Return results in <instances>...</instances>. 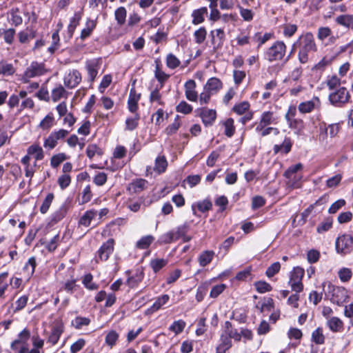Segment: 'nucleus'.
Listing matches in <instances>:
<instances>
[{"label":"nucleus","mask_w":353,"mask_h":353,"mask_svg":"<svg viewBox=\"0 0 353 353\" xmlns=\"http://www.w3.org/2000/svg\"><path fill=\"white\" fill-rule=\"evenodd\" d=\"M274 301L272 298L264 299L261 303L260 310L261 312H271L274 310Z\"/></svg>","instance_id":"nucleus-47"},{"label":"nucleus","mask_w":353,"mask_h":353,"mask_svg":"<svg viewBox=\"0 0 353 353\" xmlns=\"http://www.w3.org/2000/svg\"><path fill=\"white\" fill-rule=\"evenodd\" d=\"M90 320L87 317L77 316L72 321V325L76 329H81L83 326H87L90 324Z\"/></svg>","instance_id":"nucleus-46"},{"label":"nucleus","mask_w":353,"mask_h":353,"mask_svg":"<svg viewBox=\"0 0 353 353\" xmlns=\"http://www.w3.org/2000/svg\"><path fill=\"white\" fill-rule=\"evenodd\" d=\"M176 241L174 236L173 231L170 230L160 236L158 242L160 244H168Z\"/></svg>","instance_id":"nucleus-56"},{"label":"nucleus","mask_w":353,"mask_h":353,"mask_svg":"<svg viewBox=\"0 0 353 353\" xmlns=\"http://www.w3.org/2000/svg\"><path fill=\"white\" fill-rule=\"evenodd\" d=\"M81 18L80 12H77L74 14V16L70 19V23L68 26V31L69 37H71L74 32L75 28L79 25Z\"/></svg>","instance_id":"nucleus-31"},{"label":"nucleus","mask_w":353,"mask_h":353,"mask_svg":"<svg viewBox=\"0 0 353 353\" xmlns=\"http://www.w3.org/2000/svg\"><path fill=\"white\" fill-rule=\"evenodd\" d=\"M271 37L272 34L270 33H265L264 34H261V32H256L252 37V40L258 43L257 48H259L262 45L270 39Z\"/></svg>","instance_id":"nucleus-37"},{"label":"nucleus","mask_w":353,"mask_h":353,"mask_svg":"<svg viewBox=\"0 0 353 353\" xmlns=\"http://www.w3.org/2000/svg\"><path fill=\"white\" fill-rule=\"evenodd\" d=\"M184 88L186 99L190 101H196L198 99V94L195 90V81L192 79L187 81L184 85Z\"/></svg>","instance_id":"nucleus-15"},{"label":"nucleus","mask_w":353,"mask_h":353,"mask_svg":"<svg viewBox=\"0 0 353 353\" xmlns=\"http://www.w3.org/2000/svg\"><path fill=\"white\" fill-rule=\"evenodd\" d=\"M328 99L332 105L341 108L345 104L349 103L350 94L346 88L339 87L330 93Z\"/></svg>","instance_id":"nucleus-2"},{"label":"nucleus","mask_w":353,"mask_h":353,"mask_svg":"<svg viewBox=\"0 0 353 353\" xmlns=\"http://www.w3.org/2000/svg\"><path fill=\"white\" fill-rule=\"evenodd\" d=\"M57 183L61 190L68 188L71 183V177L68 174H63L58 178Z\"/></svg>","instance_id":"nucleus-57"},{"label":"nucleus","mask_w":353,"mask_h":353,"mask_svg":"<svg viewBox=\"0 0 353 353\" xmlns=\"http://www.w3.org/2000/svg\"><path fill=\"white\" fill-rule=\"evenodd\" d=\"M278 122V119L275 116L273 112L266 111L262 113L260 122L256 125L255 130H260L262 128L272 125L276 124Z\"/></svg>","instance_id":"nucleus-12"},{"label":"nucleus","mask_w":353,"mask_h":353,"mask_svg":"<svg viewBox=\"0 0 353 353\" xmlns=\"http://www.w3.org/2000/svg\"><path fill=\"white\" fill-rule=\"evenodd\" d=\"M168 264V260L164 259H154L150 261V265L154 273L158 272Z\"/></svg>","instance_id":"nucleus-38"},{"label":"nucleus","mask_w":353,"mask_h":353,"mask_svg":"<svg viewBox=\"0 0 353 353\" xmlns=\"http://www.w3.org/2000/svg\"><path fill=\"white\" fill-rule=\"evenodd\" d=\"M286 46L284 42L277 41L265 53V58L270 62L281 60L285 54Z\"/></svg>","instance_id":"nucleus-3"},{"label":"nucleus","mask_w":353,"mask_h":353,"mask_svg":"<svg viewBox=\"0 0 353 353\" xmlns=\"http://www.w3.org/2000/svg\"><path fill=\"white\" fill-rule=\"evenodd\" d=\"M43 158V149L39 145H32L27 150V154L23 157V165H26L30 159H34V166L36 165V161L41 160Z\"/></svg>","instance_id":"nucleus-7"},{"label":"nucleus","mask_w":353,"mask_h":353,"mask_svg":"<svg viewBox=\"0 0 353 353\" xmlns=\"http://www.w3.org/2000/svg\"><path fill=\"white\" fill-rule=\"evenodd\" d=\"M36 266L35 259L31 257L23 267V276L28 279L33 274Z\"/></svg>","instance_id":"nucleus-33"},{"label":"nucleus","mask_w":353,"mask_h":353,"mask_svg":"<svg viewBox=\"0 0 353 353\" xmlns=\"http://www.w3.org/2000/svg\"><path fill=\"white\" fill-rule=\"evenodd\" d=\"M127 11L124 7L118 8L114 12L115 19L120 26L124 24L126 19Z\"/></svg>","instance_id":"nucleus-44"},{"label":"nucleus","mask_w":353,"mask_h":353,"mask_svg":"<svg viewBox=\"0 0 353 353\" xmlns=\"http://www.w3.org/2000/svg\"><path fill=\"white\" fill-rule=\"evenodd\" d=\"M93 276L90 274L84 275L82 279V283L84 287L89 290H96L99 288V285L92 281Z\"/></svg>","instance_id":"nucleus-35"},{"label":"nucleus","mask_w":353,"mask_h":353,"mask_svg":"<svg viewBox=\"0 0 353 353\" xmlns=\"http://www.w3.org/2000/svg\"><path fill=\"white\" fill-rule=\"evenodd\" d=\"M223 332L235 341H240L241 339L240 333L232 327V323L228 321L225 322Z\"/></svg>","instance_id":"nucleus-24"},{"label":"nucleus","mask_w":353,"mask_h":353,"mask_svg":"<svg viewBox=\"0 0 353 353\" xmlns=\"http://www.w3.org/2000/svg\"><path fill=\"white\" fill-rule=\"evenodd\" d=\"M212 202L208 199H204L203 201H198L193 203L192 205V210L194 215L196 216V208L201 212H205L212 208Z\"/></svg>","instance_id":"nucleus-20"},{"label":"nucleus","mask_w":353,"mask_h":353,"mask_svg":"<svg viewBox=\"0 0 353 353\" xmlns=\"http://www.w3.org/2000/svg\"><path fill=\"white\" fill-rule=\"evenodd\" d=\"M208 9L206 7H202L199 9L194 10L192 12V23L194 25H198L203 22L204 21V14H207Z\"/></svg>","instance_id":"nucleus-26"},{"label":"nucleus","mask_w":353,"mask_h":353,"mask_svg":"<svg viewBox=\"0 0 353 353\" xmlns=\"http://www.w3.org/2000/svg\"><path fill=\"white\" fill-rule=\"evenodd\" d=\"M214 256V252L212 250H205L202 252L199 257L198 261L201 267H205L210 264Z\"/></svg>","instance_id":"nucleus-25"},{"label":"nucleus","mask_w":353,"mask_h":353,"mask_svg":"<svg viewBox=\"0 0 353 353\" xmlns=\"http://www.w3.org/2000/svg\"><path fill=\"white\" fill-rule=\"evenodd\" d=\"M97 211L95 210H87L80 218L79 224L85 227L90 225L91 221L97 216Z\"/></svg>","instance_id":"nucleus-21"},{"label":"nucleus","mask_w":353,"mask_h":353,"mask_svg":"<svg viewBox=\"0 0 353 353\" xmlns=\"http://www.w3.org/2000/svg\"><path fill=\"white\" fill-rule=\"evenodd\" d=\"M141 97L140 94H137L134 89H131L128 100V108L130 112L137 113L138 101Z\"/></svg>","instance_id":"nucleus-16"},{"label":"nucleus","mask_w":353,"mask_h":353,"mask_svg":"<svg viewBox=\"0 0 353 353\" xmlns=\"http://www.w3.org/2000/svg\"><path fill=\"white\" fill-rule=\"evenodd\" d=\"M143 273L137 272L135 275L130 276L127 279V284L130 288H134L143 279Z\"/></svg>","instance_id":"nucleus-54"},{"label":"nucleus","mask_w":353,"mask_h":353,"mask_svg":"<svg viewBox=\"0 0 353 353\" xmlns=\"http://www.w3.org/2000/svg\"><path fill=\"white\" fill-rule=\"evenodd\" d=\"M223 87V83L220 79L216 77L209 79L204 86V90L209 92H217Z\"/></svg>","instance_id":"nucleus-22"},{"label":"nucleus","mask_w":353,"mask_h":353,"mask_svg":"<svg viewBox=\"0 0 353 353\" xmlns=\"http://www.w3.org/2000/svg\"><path fill=\"white\" fill-rule=\"evenodd\" d=\"M148 184V181L143 179H137L132 181L128 185V190L131 193H139L142 192Z\"/></svg>","instance_id":"nucleus-17"},{"label":"nucleus","mask_w":353,"mask_h":353,"mask_svg":"<svg viewBox=\"0 0 353 353\" xmlns=\"http://www.w3.org/2000/svg\"><path fill=\"white\" fill-rule=\"evenodd\" d=\"M196 112L201 118L202 122L205 126H211L216 118V112L214 110L205 108L197 109Z\"/></svg>","instance_id":"nucleus-9"},{"label":"nucleus","mask_w":353,"mask_h":353,"mask_svg":"<svg viewBox=\"0 0 353 353\" xmlns=\"http://www.w3.org/2000/svg\"><path fill=\"white\" fill-rule=\"evenodd\" d=\"M292 143L290 137H285L281 144L274 145L273 150L275 154H288L291 150Z\"/></svg>","instance_id":"nucleus-18"},{"label":"nucleus","mask_w":353,"mask_h":353,"mask_svg":"<svg viewBox=\"0 0 353 353\" xmlns=\"http://www.w3.org/2000/svg\"><path fill=\"white\" fill-rule=\"evenodd\" d=\"M312 339L316 344H323L325 341V337L323 334L322 329L318 327L312 334Z\"/></svg>","instance_id":"nucleus-52"},{"label":"nucleus","mask_w":353,"mask_h":353,"mask_svg":"<svg viewBox=\"0 0 353 353\" xmlns=\"http://www.w3.org/2000/svg\"><path fill=\"white\" fill-rule=\"evenodd\" d=\"M250 108V103L248 101H243L236 105L233 108L234 112L238 114H243L245 113Z\"/></svg>","instance_id":"nucleus-63"},{"label":"nucleus","mask_w":353,"mask_h":353,"mask_svg":"<svg viewBox=\"0 0 353 353\" xmlns=\"http://www.w3.org/2000/svg\"><path fill=\"white\" fill-rule=\"evenodd\" d=\"M254 285L259 293H265L272 290V286L266 281H257L254 283Z\"/></svg>","instance_id":"nucleus-60"},{"label":"nucleus","mask_w":353,"mask_h":353,"mask_svg":"<svg viewBox=\"0 0 353 353\" xmlns=\"http://www.w3.org/2000/svg\"><path fill=\"white\" fill-rule=\"evenodd\" d=\"M321 103L318 97H313L311 100L301 102L298 109L301 113L306 114L310 113L315 109H319Z\"/></svg>","instance_id":"nucleus-10"},{"label":"nucleus","mask_w":353,"mask_h":353,"mask_svg":"<svg viewBox=\"0 0 353 353\" xmlns=\"http://www.w3.org/2000/svg\"><path fill=\"white\" fill-rule=\"evenodd\" d=\"M68 133L69 131L64 129H59V130L52 132L48 138L45 139L43 146L50 150L54 148L58 141L63 139Z\"/></svg>","instance_id":"nucleus-6"},{"label":"nucleus","mask_w":353,"mask_h":353,"mask_svg":"<svg viewBox=\"0 0 353 353\" xmlns=\"http://www.w3.org/2000/svg\"><path fill=\"white\" fill-rule=\"evenodd\" d=\"M337 253L347 254L353 249V238L350 234H344L339 236L335 242Z\"/></svg>","instance_id":"nucleus-4"},{"label":"nucleus","mask_w":353,"mask_h":353,"mask_svg":"<svg viewBox=\"0 0 353 353\" xmlns=\"http://www.w3.org/2000/svg\"><path fill=\"white\" fill-rule=\"evenodd\" d=\"M169 299H170V296L168 294H163V295L159 296L155 300V301L154 302L152 305L148 310V312L149 313H153L154 312L158 311L159 310L161 309V307L163 305H164L165 304H166L168 303Z\"/></svg>","instance_id":"nucleus-23"},{"label":"nucleus","mask_w":353,"mask_h":353,"mask_svg":"<svg viewBox=\"0 0 353 353\" xmlns=\"http://www.w3.org/2000/svg\"><path fill=\"white\" fill-rule=\"evenodd\" d=\"M114 250V240L110 239L105 242L98 251V256L101 261H106Z\"/></svg>","instance_id":"nucleus-14"},{"label":"nucleus","mask_w":353,"mask_h":353,"mask_svg":"<svg viewBox=\"0 0 353 353\" xmlns=\"http://www.w3.org/2000/svg\"><path fill=\"white\" fill-rule=\"evenodd\" d=\"M54 120L52 114H49L42 119L39 126L43 130H48L53 125Z\"/></svg>","instance_id":"nucleus-59"},{"label":"nucleus","mask_w":353,"mask_h":353,"mask_svg":"<svg viewBox=\"0 0 353 353\" xmlns=\"http://www.w3.org/2000/svg\"><path fill=\"white\" fill-rule=\"evenodd\" d=\"M154 241V237L152 235H146L142 236L136 243L137 248L145 250L150 247V245Z\"/></svg>","instance_id":"nucleus-32"},{"label":"nucleus","mask_w":353,"mask_h":353,"mask_svg":"<svg viewBox=\"0 0 353 353\" xmlns=\"http://www.w3.org/2000/svg\"><path fill=\"white\" fill-rule=\"evenodd\" d=\"M237 8L239 10V14L243 19L245 21H251L254 16L253 11L250 9L244 8L241 5H237Z\"/></svg>","instance_id":"nucleus-42"},{"label":"nucleus","mask_w":353,"mask_h":353,"mask_svg":"<svg viewBox=\"0 0 353 353\" xmlns=\"http://www.w3.org/2000/svg\"><path fill=\"white\" fill-rule=\"evenodd\" d=\"M65 209L63 207H61L59 209L52 214L50 216L51 222L52 223H56L60 221L65 216Z\"/></svg>","instance_id":"nucleus-55"},{"label":"nucleus","mask_w":353,"mask_h":353,"mask_svg":"<svg viewBox=\"0 0 353 353\" xmlns=\"http://www.w3.org/2000/svg\"><path fill=\"white\" fill-rule=\"evenodd\" d=\"M168 166L166 159L163 156H159L156 159L154 170L158 173L164 172Z\"/></svg>","instance_id":"nucleus-40"},{"label":"nucleus","mask_w":353,"mask_h":353,"mask_svg":"<svg viewBox=\"0 0 353 353\" xmlns=\"http://www.w3.org/2000/svg\"><path fill=\"white\" fill-rule=\"evenodd\" d=\"M140 119V115L139 113H134V115L129 117L125 120V130L128 131H132L137 128Z\"/></svg>","instance_id":"nucleus-29"},{"label":"nucleus","mask_w":353,"mask_h":353,"mask_svg":"<svg viewBox=\"0 0 353 353\" xmlns=\"http://www.w3.org/2000/svg\"><path fill=\"white\" fill-rule=\"evenodd\" d=\"M327 325L331 331L337 332L342 328L343 322L339 318L334 316L327 321Z\"/></svg>","instance_id":"nucleus-34"},{"label":"nucleus","mask_w":353,"mask_h":353,"mask_svg":"<svg viewBox=\"0 0 353 353\" xmlns=\"http://www.w3.org/2000/svg\"><path fill=\"white\" fill-rule=\"evenodd\" d=\"M190 224L188 222H185L183 224L178 226L176 230H173L174 236L175 240H178L180 238H182L183 236L186 234V233L189 231Z\"/></svg>","instance_id":"nucleus-39"},{"label":"nucleus","mask_w":353,"mask_h":353,"mask_svg":"<svg viewBox=\"0 0 353 353\" xmlns=\"http://www.w3.org/2000/svg\"><path fill=\"white\" fill-rule=\"evenodd\" d=\"M180 60L173 54L170 53L166 57V65L170 69H175L179 66Z\"/></svg>","instance_id":"nucleus-45"},{"label":"nucleus","mask_w":353,"mask_h":353,"mask_svg":"<svg viewBox=\"0 0 353 353\" xmlns=\"http://www.w3.org/2000/svg\"><path fill=\"white\" fill-rule=\"evenodd\" d=\"M107 179L108 176L105 172H99L95 174L93 182L97 186H102L106 183Z\"/></svg>","instance_id":"nucleus-61"},{"label":"nucleus","mask_w":353,"mask_h":353,"mask_svg":"<svg viewBox=\"0 0 353 353\" xmlns=\"http://www.w3.org/2000/svg\"><path fill=\"white\" fill-rule=\"evenodd\" d=\"M185 325L186 323L183 320L180 319L175 321L172 323V325H170L169 330L177 335L183 331Z\"/></svg>","instance_id":"nucleus-41"},{"label":"nucleus","mask_w":353,"mask_h":353,"mask_svg":"<svg viewBox=\"0 0 353 353\" xmlns=\"http://www.w3.org/2000/svg\"><path fill=\"white\" fill-rule=\"evenodd\" d=\"M331 293L330 301L337 305H342L349 298L347 290L342 287L329 285Z\"/></svg>","instance_id":"nucleus-5"},{"label":"nucleus","mask_w":353,"mask_h":353,"mask_svg":"<svg viewBox=\"0 0 353 353\" xmlns=\"http://www.w3.org/2000/svg\"><path fill=\"white\" fill-rule=\"evenodd\" d=\"M62 332L63 330L60 326L54 327L52 329L50 335L49 336V342H50L53 345L56 344L58 342L62 334Z\"/></svg>","instance_id":"nucleus-48"},{"label":"nucleus","mask_w":353,"mask_h":353,"mask_svg":"<svg viewBox=\"0 0 353 353\" xmlns=\"http://www.w3.org/2000/svg\"><path fill=\"white\" fill-rule=\"evenodd\" d=\"M293 50H298V59L301 63H307L310 56L317 50L313 34L311 32L301 34L293 44Z\"/></svg>","instance_id":"nucleus-1"},{"label":"nucleus","mask_w":353,"mask_h":353,"mask_svg":"<svg viewBox=\"0 0 353 353\" xmlns=\"http://www.w3.org/2000/svg\"><path fill=\"white\" fill-rule=\"evenodd\" d=\"M161 89V88H159L158 86H156L151 90L149 98L150 103H157L159 105H163V102L161 100V94L160 93Z\"/></svg>","instance_id":"nucleus-43"},{"label":"nucleus","mask_w":353,"mask_h":353,"mask_svg":"<svg viewBox=\"0 0 353 353\" xmlns=\"http://www.w3.org/2000/svg\"><path fill=\"white\" fill-rule=\"evenodd\" d=\"M66 156L63 153H59L58 154L52 157L50 160V165L52 168H57L65 159Z\"/></svg>","instance_id":"nucleus-62"},{"label":"nucleus","mask_w":353,"mask_h":353,"mask_svg":"<svg viewBox=\"0 0 353 353\" xmlns=\"http://www.w3.org/2000/svg\"><path fill=\"white\" fill-rule=\"evenodd\" d=\"M303 74V68L302 67H296L288 75V77L286 78L284 81L287 82L288 81H298L301 77Z\"/></svg>","instance_id":"nucleus-49"},{"label":"nucleus","mask_w":353,"mask_h":353,"mask_svg":"<svg viewBox=\"0 0 353 353\" xmlns=\"http://www.w3.org/2000/svg\"><path fill=\"white\" fill-rule=\"evenodd\" d=\"M154 76L159 83V84L157 85L159 87V88H163L164 83L170 77L168 74H167L160 69L159 64H157L156 65L154 70Z\"/></svg>","instance_id":"nucleus-30"},{"label":"nucleus","mask_w":353,"mask_h":353,"mask_svg":"<svg viewBox=\"0 0 353 353\" xmlns=\"http://www.w3.org/2000/svg\"><path fill=\"white\" fill-rule=\"evenodd\" d=\"M339 123H332L326 127V124L323 123L320 126L321 132H324L325 134L328 133L331 137H334L339 131Z\"/></svg>","instance_id":"nucleus-28"},{"label":"nucleus","mask_w":353,"mask_h":353,"mask_svg":"<svg viewBox=\"0 0 353 353\" xmlns=\"http://www.w3.org/2000/svg\"><path fill=\"white\" fill-rule=\"evenodd\" d=\"M81 81V74L77 70L70 71L64 77V85L70 89L77 87Z\"/></svg>","instance_id":"nucleus-11"},{"label":"nucleus","mask_w":353,"mask_h":353,"mask_svg":"<svg viewBox=\"0 0 353 353\" xmlns=\"http://www.w3.org/2000/svg\"><path fill=\"white\" fill-rule=\"evenodd\" d=\"M119 334L115 330H110L108 332L105 338V344L112 348L116 345L119 339Z\"/></svg>","instance_id":"nucleus-36"},{"label":"nucleus","mask_w":353,"mask_h":353,"mask_svg":"<svg viewBox=\"0 0 353 353\" xmlns=\"http://www.w3.org/2000/svg\"><path fill=\"white\" fill-rule=\"evenodd\" d=\"M207 31L204 27H201L194 33L195 42L198 44L202 43L206 38Z\"/></svg>","instance_id":"nucleus-50"},{"label":"nucleus","mask_w":353,"mask_h":353,"mask_svg":"<svg viewBox=\"0 0 353 353\" xmlns=\"http://www.w3.org/2000/svg\"><path fill=\"white\" fill-rule=\"evenodd\" d=\"M336 22L346 28H353V17L350 14H341L336 18Z\"/></svg>","instance_id":"nucleus-27"},{"label":"nucleus","mask_w":353,"mask_h":353,"mask_svg":"<svg viewBox=\"0 0 353 353\" xmlns=\"http://www.w3.org/2000/svg\"><path fill=\"white\" fill-rule=\"evenodd\" d=\"M66 92L64 88L62 85H59L54 88L52 90V99L54 101H59L61 98L63 97L65 94Z\"/></svg>","instance_id":"nucleus-51"},{"label":"nucleus","mask_w":353,"mask_h":353,"mask_svg":"<svg viewBox=\"0 0 353 353\" xmlns=\"http://www.w3.org/2000/svg\"><path fill=\"white\" fill-rule=\"evenodd\" d=\"M225 127V134L231 137L234 133V120L231 118L228 119L223 123Z\"/></svg>","instance_id":"nucleus-58"},{"label":"nucleus","mask_w":353,"mask_h":353,"mask_svg":"<svg viewBox=\"0 0 353 353\" xmlns=\"http://www.w3.org/2000/svg\"><path fill=\"white\" fill-rule=\"evenodd\" d=\"M176 112L188 114L192 111V107L187 102L181 101L176 108Z\"/></svg>","instance_id":"nucleus-64"},{"label":"nucleus","mask_w":353,"mask_h":353,"mask_svg":"<svg viewBox=\"0 0 353 353\" xmlns=\"http://www.w3.org/2000/svg\"><path fill=\"white\" fill-rule=\"evenodd\" d=\"M54 199V194L52 193H49L47 194L46 197L43 200L41 206L40 207V212L42 214H46Z\"/></svg>","instance_id":"nucleus-53"},{"label":"nucleus","mask_w":353,"mask_h":353,"mask_svg":"<svg viewBox=\"0 0 353 353\" xmlns=\"http://www.w3.org/2000/svg\"><path fill=\"white\" fill-rule=\"evenodd\" d=\"M46 70L43 63L32 62L29 67L27 68L24 77L32 78L44 74Z\"/></svg>","instance_id":"nucleus-8"},{"label":"nucleus","mask_w":353,"mask_h":353,"mask_svg":"<svg viewBox=\"0 0 353 353\" xmlns=\"http://www.w3.org/2000/svg\"><path fill=\"white\" fill-rule=\"evenodd\" d=\"M210 34L212 36V43L213 45H216L217 47H219L223 44L225 38L223 29L218 28L212 30Z\"/></svg>","instance_id":"nucleus-19"},{"label":"nucleus","mask_w":353,"mask_h":353,"mask_svg":"<svg viewBox=\"0 0 353 353\" xmlns=\"http://www.w3.org/2000/svg\"><path fill=\"white\" fill-rule=\"evenodd\" d=\"M85 68L88 71L89 80L93 82L100 68V59H93L88 60L85 63Z\"/></svg>","instance_id":"nucleus-13"}]
</instances>
